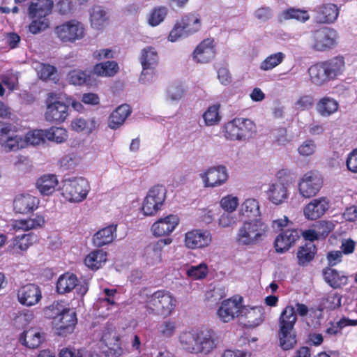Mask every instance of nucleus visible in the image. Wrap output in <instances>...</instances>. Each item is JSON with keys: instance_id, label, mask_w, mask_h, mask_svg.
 <instances>
[{"instance_id": "nucleus-1", "label": "nucleus", "mask_w": 357, "mask_h": 357, "mask_svg": "<svg viewBox=\"0 0 357 357\" xmlns=\"http://www.w3.org/2000/svg\"><path fill=\"white\" fill-rule=\"evenodd\" d=\"M181 348L194 355H209L218 346V338L214 331L202 328L182 332L178 336Z\"/></svg>"}, {"instance_id": "nucleus-2", "label": "nucleus", "mask_w": 357, "mask_h": 357, "mask_svg": "<svg viewBox=\"0 0 357 357\" xmlns=\"http://www.w3.org/2000/svg\"><path fill=\"white\" fill-rule=\"evenodd\" d=\"M344 68V58L339 55L311 66L308 73L313 84L321 86L337 79L342 75Z\"/></svg>"}, {"instance_id": "nucleus-3", "label": "nucleus", "mask_w": 357, "mask_h": 357, "mask_svg": "<svg viewBox=\"0 0 357 357\" xmlns=\"http://www.w3.org/2000/svg\"><path fill=\"white\" fill-rule=\"evenodd\" d=\"M54 8L53 0H33L27 8V15L31 20L27 30L33 35L40 33L50 27V15Z\"/></svg>"}, {"instance_id": "nucleus-4", "label": "nucleus", "mask_w": 357, "mask_h": 357, "mask_svg": "<svg viewBox=\"0 0 357 357\" xmlns=\"http://www.w3.org/2000/svg\"><path fill=\"white\" fill-rule=\"evenodd\" d=\"M297 315L293 305L286 306L282 311L278 320V337L280 345L284 350L294 348L297 342L294 326Z\"/></svg>"}, {"instance_id": "nucleus-5", "label": "nucleus", "mask_w": 357, "mask_h": 357, "mask_svg": "<svg viewBox=\"0 0 357 357\" xmlns=\"http://www.w3.org/2000/svg\"><path fill=\"white\" fill-rule=\"evenodd\" d=\"M268 225L259 219L245 221L238 228L236 241L240 245H254L267 234Z\"/></svg>"}, {"instance_id": "nucleus-6", "label": "nucleus", "mask_w": 357, "mask_h": 357, "mask_svg": "<svg viewBox=\"0 0 357 357\" xmlns=\"http://www.w3.org/2000/svg\"><path fill=\"white\" fill-rule=\"evenodd\" d=\"M53 33L61 43L68 45L83 40L86 35V29L81 21L71 19L55 26Z\"/></svg>"}, {"instance_id": "nucleus-7", "label": "nucleus", "mask_w": 357, "mask_h": 357, "mask_svg": "<svg viewBox=\"0 0 357 357\" xmlns=\"http://www.w3.org/2000/svg\"><path fill=\"white\" fill-rule=\"evenodd\" d=\"M256 133V124L249 119L235 118L224 126V136L231 141H246Z\"/></svg>"}, {"instance_id": "nucleus-8", "label": "nucleus", "mask_w": 357, "mask_h": 357, "mask_svg": "<svg viewBox=\"0 0 357 357\" xmlns=\"http://www.w3.org/2000/svg\"><path fill=\"white\" fill-rule=\"evenodd\" d=\"M90 189L89 183L83 177L68 178L61 182V195L70 203H79L84 201Z\"/></svg>"}, {"instance_id": "nucleus-9", "label": "nucleus", "mask_w": 357, "mask_h": 357, "mask_svg": "<svg viewBox=\"0 0 357 357\" xmlns=\"http://www.w3.org/2000/svg\"><path fill=\"white\" fill-rule=\"evenodd\" d=\"M176 298L169 291H157L146 301V308L151 313L162 316H170L176 305Z\"/></svg>"}, {"instance_id": "nucleus-10", "label": "nucleus", "mask_w": 357, "mask_h": 357, "mask_svg": "<svg viewBox=\"0 0 357 357\" xmlns=\"http://www.w3.org/2000/svg\"><path fill=\"white\" fill-rule=\"evenodd\" d=\"M45 117L47 121L52 123H61L68 116V106L62 102V97L54 92H50L46 100Z\"/></svg>"}, {"instance_id": "nucleus-11", "label": "nucleus", "mask_w": 357, "mask_h": 357, "mask_svg": "<svg viewBox=\"0 0 357 357\" xmlns=\"http://www.w3.org/2000/svg\"><path fill=\"white\" fill-rule=\"evenodd\" d=\"M337 34L335 29L321 27L311 33L312 48L318 52L333 49L336 45Z\"/></svg>"}, {"instance_id": "nucleus-12", "label": "nucleus", "mask_w": 357, "mask_h": 357, "mask_svg": "<svg viewBox=\"0 0 357 357\" xmlns=\"http://www.w3.org/2000/svg\"><path fill=\"white\" fill-rule=\"evenodd\" d=\"M158 54L155 49L151 46H147L142 50L140 63L142 71L139 76V81L146 83L152 80L155 74V68L158 64Z\"/></svg>"}, {"instance_id": "nucleus-13", "label": "nucleus", "mask_w": 357, "mask_h": 357, "mask_svg": "<svg viewBox=\"0 0 357 357\" xmlns=\"http://www.w3.org/2000/svg\"><path fill=\"white\" fill-rule=\"evenodd\" d=\"M166 198V190L162 185H155L149 190L145 197L142 210L145 215H155L163 205Z\"/></svg>"}, {"instance_id": "nucleus-14", "label": "nucleus", "mask_w": 357, "mask_h": 357, "mask_svg": "<svg viewBox=\"0 0 357 357\" xmlns=\"http://www.w3.org/2000/svg\"><path fill=\"white\" fill-rule=\"evenodd\" d=\"M204 187L216 188L227 183L229 173L224 165H217L208 168L199 174Z\"/></svg>"}, {"instance_id": "nucleus-15", "label": "nucleus", "mask_w": 357, "mask_h": 357, "mask_svg": "<svg viewBox=\"0 0 357 357\" xmlns=\"http://www.w3.org/2000/svg\"><path fill=\"white\" fill-rule=\"evenodd\" d=\"M242 302L243 298L240 296H234L223 301L217 310L218 319L227 323L240 317L242 314Z\"/></svg>"}, {"instance_id": "nucleus-16", "label": "nucleus", "mask_w": 357, "mask_h": 357, "mask_svg": "<svg viewBox=\"0 0 357 357\" xmlns=\"http://www.w3.org/2000/svg\"><path fill=\"white\" fill-rule=\"evenodd\" d=\"M323 185L321 176L314 172L305 174L298 183V191L304 198H311L315 196Z\"/></svg>"}, {"instance_id": "nucleus-17", "label": "nucleus", "mask_w": 357, "mask_h": 357, "mask_svg": "<svg viewBox=\"0 0 357 357\" xmlns=\"http://www.w3.org/2000/svg\"><path fill=\"white\" fill-rule=\"evenodd\" d=\"M75 289L78 295L83 296L88 291L87 284L79 283L75 275L66 273L61 275L56 283V289L59 294H66Z\"/></svg>"}, {"instance_id": "nucleus-18", "label": "nucleus", "mask_w": 357, "mask_h": 357, "mask_svg": "<svg viewBox=\"0 0 357 357\" xmlns=\"http://www.w3.org/2000/svg\"><path fill=\"white\" fill-rule=\"evenodd\" d=\"M212 241L211 234L207 230L192 229L185 234L184 243L189 249L204 248Z\"/></svg>"}, {"instance_id": "nucleus-19", "label": "nucleus", "mask_w": 357, "mask_h": 357, "mask_svg": "<svg viewBox=\"0 0 357 357\" xmlns=\"http://www.w3.org/2000/svg\"><path fill=\"white\" fill-rule=\"evenodd\" d=\"M17 301L24 306L36 305L42 298V293L38 286L28 284L21 287L17 292Z\"/></svg>"}, {"instance_id": "nucleus-20", "label": "nucleus", "mask_w": 357, "mask_h": 357, "mask_svg": "<svg viewBox=\"0 0 357 357\" xmlns=\"http://www.w3.org/2000/svg\"><path fill=\"white\" fill-rule=\"evenodd\" d=\"M215 54L214 40L211 38H206L195 49L192 58L197 63H207L214 59Z\"/></svg>"}, {"instance_id": "nucleus-21", "label": "nucleus", "mask_w": 357, "mask_h": 357, "mask_svg": "<svg viewBox=\"0 0 357 357\" xmlns=\"http://www.w3.org/2000/svg\"><path fill=\"white\" fill-rule=\"evenodd\" d=\"M314 20L318 24L333 23L339 15V8L334 3H323L313 10Z\"/></svg>"}, {"instance_id": "nucleus-22", "label": "nucleus", "mask_w": 357, "mask_h": 357, "mask_svg": "<svg viewBox=\"0 0 357 357\" xmlns=\"http://www.w3.org/2000/svg\"><path fill=\"white\" fill-rule=\"evenodd\" d=\"M178 223V217L170 214L155 222L151 226V231L155 236L168 235L174 231Z\"/></svg>"}, {"instance_id": "nucleus-23", "label": "nucleus", "mask_w": 357, "mask_h": 357, "mask_svg": "<svg viewBox=\"0 0 357 357\" xmlns=\"http://www.w3.org/2000/svg\"><path fill=\"white\" fill-rule=\"evenodd\" d=\"M45 333L39 328H30L19 336V342L29 349L39 347L45 340Z\"/></svg>"}, {"instance_id": "nucleus-24", "label": "nucleus", "mask_w": 357, "mask_h": 357, "mask_svg": "<svg viewBox=\"0 0 357 357\" xmlns=\"http://www.w3.org/2000/svg\"><path fill=\"white\" fill-rule=\"evenodd\" d=\"M39 199L30 194H20L13 200V208L16 213L26 214L38 208Z\"/></svg>"}, {"instance_id": "nucleus-25", "label": "nucleus", "mask_w": 357, "mask_h": 357, "mask_svg": "<svg viewBox=\"0 0 357 357\" xmlns=\"http://www.w3.org/2000/svg\"><path fill=\"white\" fill-rule=\"evenodd\" d=\"M329 206V202L326 197L314 199L305 206L304 215L307 220H317L328 211Z\"/></svg>"}, {"instance_id": "nucleus-26", "label": "nucleus", "mask_w": 357, "mask_h": 357, "mask_svg": "<svg viewBox=\"0 0 357 357\" xmlns=\"http://www.w3.org/2000/svg\"><path fill=\"white\" fill-rule=\"evenodd\" d=\"M169 238L160 239L157 242L148 245L144 250V257L149 264L154 265L160 263L162 259V250L165 245L172 243Z\"/></svg>"}, {"instance_id": "nucleus-27", "label": "nucleus", "mask_w": 357, "mask_h": 357, "mask_svg": "<svg viewBox=\"0 0 357 357\" xmlns=\"http://www.w3.org/2000/svg\"><path fill=\"white\" fill-rule=\"evenodd\" d=\"M300 237L298 229H287L280 233L275 238L274 245L277 252L283 253L289 250Z\"/></svg>"}, {"instance_id": "nucleus-28", "label": "nucleus", "mask_w": 357, "mask_h": 357, "mask_svg": "<svg viewBox=\"0 0 357 357\" xmlns=\"http://www.w3.org/2000/svg\"><path fill=\"white\" fill-rule=\"evenodd\" d=\"M266 193L271 202L276 205L280 204L288 198V184L278 180L269 185Z\"/></svg>"}, {"instance_id": "nucleus-29", "label": "nucleus", "mask_w": 357, "mask_h": 357, "mask_svg": "<svg viewBox=\"0 0 357 357\" xmlns=\"http://www.w3.org/2000/svg\"><path fill=\"white\" fill-rule=\"evenodd\" d=\"M67 79L69 83L73 85L82 86L88 87L97 86L99 81L92 73H86L80 70H73L68 73Z\"/></svg>"}, {"instance_id": "nucleus-30", "label": "nucleus", "mask_w": 357, "mask_h": 357, "mask_svg": "<svg viewBox=\"0 0 357 357\" xmlns=\"http://www.w3.org/2000/svg\"><path fill=\"white\" fill-rule=\"evenodd\" d=\"M117 225H109L99 231L93 236V243L96 247H102L109 244L116 238Z\"/></svg>"}, {"instance_id": "nucleus-31", "label": "nucleus", "mask_w": 357, "mask_h": 357, "mask_svg": "<svg viewBox=\"0 0 357 357\" xmlns=\"http://www.w3.org/2000/svg\"><path fill=\"white\" fill-rule=\"evenodd\" d=\"M45 223V216L42 214H37L33 218L15 220L12 227L15 231H29L39 229Z\"/></svg>"}, {"instance_id": "nucleus-32", "label": "nucleus", "mask_w": 357, "mask_h": 357, "mask_svg": "<svg viewBox=\"0 0 357 357\" xmlns=\"http://www.w3.org/2000/svg\"><path fill=\"white\" fill-rule=\"evenodd\" d=\"M77 323L76 313L68 309L64 313L55 318L53 324L56 329L71 333Z\"/></svg>"}, {"instance_id": "nucleus-33", "label": "nucleus", "mask_w": 357, "mask_h": 357, "mask_svg": "<svg viewBox=\"0 0 357 357\" xmlns=\"http://www.w3.org/2000/svg\"><path fill=\"white\" fill-rule=\"evenodd\" d=\"M59 181L56 175L45 174L36 181V188L42 195L49 196L53 194Z\"/></svg>"}, {"instance_id": "nucleus-34", "label": "nucleus", "mask_w": 357, "mask_h": 357, "mask_svg": "<svg viewBox=\"0 0 357 357\" xmlns=\"http://www.w3.org/2000/svg\"><path fill=\"white\" fill-rule=\"evenodd\" d=\"M324 280L334 289L340 288L347 284L348 278L342 272L327 267L323 270Z\"/></svg>"}, {"instance_id": "nucleus-35", "label": "nucleus", "mask_w": 357, "mask_h": 357, "mask_svg": "<svg viewBox=\"0 0 357 357\" xmlns=\"http://www.w3.org/2000/svg\"><path fill=\"white\" fill-rule=\"evenodd\" d=\"M246 319L245 325L248 327L254 328L258 326L264 321V311L261 307H248L243 305L242 314Z\"/></svg>"}, {"instance_id": "nucleus-36", "label": "nucleus", "mask_w": 357, "mask_h": 357, "mask_svg": "<svg viewBox=\"0 0 357 357\" xmlns=\"http://www.w3.org/2000/svg\"><path fill=\"white\" fill-rule=\"evenodd\" d=\"M131 108L127 104L119 106L109 116L108 126L112 129H117L122 126L131 114Z\"/></svg>"}, {"instance_id": "nucleus-37", "label": "nucleus", "mask_w": 357, "mask_h": 357, "mask_svg": "<svg viewBox=\"0 0 357 357\" xmlns=\"http://www.w3.org/2000/svg\"><path fill=\"white\" fill-rule=\"evenodd\" d=\"M119 71V66L115 61H107L96 63L93 68L92 74L94 76L112 77Z\"/></svg>"}, {"instance_id": "nucleus-38", "label": "nucleus", "mask_w": 357, "mask_h": 357, "mask_svg": "<svg viewBox=\"0 0 357 357\" xmlns=\"http://www.w3.org/2000/svg\"><path fill=\"white\" fill-rule=\"evenodd\" d=\"M186 35L193 34L199 31L202 27V22L198 14L189 13L183 15L179 21Z\"/></svg>"}, {"instance_id": "nucleus-39", "label": "nucleus", "mask_w": 357, "mask_h": 357, "mask_svg": "<svg viewBox=\"0 0 357 357\" xmlns=\"http://www.w3.org/2000/svg\"><path fill=\"white\" fill-rule=\"evenodd\" d=\"M107 252L96 250L89 253L84 259L85 265L91 270H98L107 261Z\"/></svg>"}, {"instance_id": "nucleus-40", "label": "nucleus", "mask_w": 357, "mask_h": 357, "mask_svg": "<svg viewBox=\"0 0 357 357\" xmlns=\"http://www.w3.org/2000/svg\"><path fill=\"white\" fill-rule=\"evenodd\" d=\"M108 21L107 12L100 6H93L90 12V22L93 29H102Z\"/></svg>"}, {"instance_id": "nucleus-41", "label": "nucleus", "mask_w": 357, "mask_h": 357, "mask_svg": "<svg viewBox=\"0 0 357 357\" xmlns=\"http://www.w3.org/2000/svg\"><path fill=\"white\" fill-rule=\"evenodd\" d=\"M98 126V121L95 118H91L87 120L82 117L76 118L70 123L73 130L77 132H85L89 134L95 130Z\"/></svg>"}, {"instance_id": "nucleus-42", "label": "nucleus", "mask_w": 357, "mask_h": 357, "mask_svg": "<svg viewBox=\"0 0 357 357\" xmlns=\"http://www.w3.org/2000/svg\"><path fill=\"white\" fill-rule=\"evenodd\" d=\"M239 215L247 218L258 217L260 215V206L255 198L245 199L240 206Z\"/></svg>"}, {"instance_id": "nucleus-43", "label": "nucleus", "mask_w": 357, "mask_h": 357, "mask_svg": "<svg viewBox=\"0 0 357 357\" xmlns=\"http://www.w3.org/2000/svg\"><path fill=\"white\" fill-rule=\"evenodd\" d=\"M278 17L280 22L296 20L301 22H305L310 19V15L305 10L289 8L282 10Z\"/></svg>"}, {"instance_id": "nucleus-44", "label": "nucleus", "mask_w": 357, "mask_h": 357, "mask_svg": "<svg viewBox=\"0 0 357 357\" xmlns=\"http://www.w3.org/2000/svg\"><path fill=\"white\" fill-rule=\"evenodd\" d=\"M1 145L6 152L17 151L25 148V141L22 135L10 134Z\"/></svg>"}, {"instance_id": "nucleus-45", "label": "nucleus", "mask_w": 357, "mask_h": 357, "mask_svg": "<svg viewBox=\"0 0 357 357\" xmlns=\"http://www.w3.org/2000/svg\"><path fill=\"white\" fill-rule=\"evenodd\" d=\"M202 118L206 126H214L219 124L221 121L220 105L215 104L209 106L202 114Z\"/></svg>"}, {"instance_id": "nucleus-46", "label": "nucleus", "mask_w": 357, "mask_h": 357, "mask_svg": "<svg viewBox=\"0 0 357 357\" xmlns=\"http://www.w3.org/2000/svg\"><path fill=\"white\" fill-rule=\"evenodd\" d=\"M337 109V102L331 98H321L317 105V110L322 116H328L336 112Z\"/></svg>"}, {"instance_id": "nucleus-47", "label": "nucleus", "mask_w": 357, "mask_h": 357, "mask_svg": "<svg viewBox=\"0 0 357 357\" xmlns=\"http://www.w3.org/2000/svg\"><path fill=\"white\" fill-rule=\"evenodd\" d=\"M36 70L39 79L43 81L51 80L56 83L59 80L57 69L54 66L40 63Z\"/></svg>"}, {"instance_id": "nucleus-48", "label": "nucleus", "mask_w": 357, "mask_h": 357, "mask_svg": "<svg viewBox=\"0 0 357 357\" xmlns=\"http://www.w3.org/2000/svg\"><path fill=\"white\" fill-rule=\"evenodd\" d=\"M45 139L57 144L63 143L68 139V132L60 127H52L45 130Z\"/></svg>"}, {"instance_id": "nucleus-49", "label": "nucleus", "mask_w": 357, "mask_h": 357, "mask_svg": "<svg viewBox=\"0 0 357 357\" xmlns=\"http://www.w3.org/2000/svg\"><path fill=\"white\" fill-rule=\"evenodd\" d=\"M76 10V2L73 0H59L55 5V11L61 16H72Z\"/></svg>"}, {"instance_id": "nucleus-50", "label": "nucleus", "mask_w": 357, "mask_h": 357, "mask_svg": "<svg viewBox=\"0 0 357 357\" xmlns=\"http://www.w3.org/2000/svg\"><path fill=\"white\" fill-rule=\"evenodd\" d=\"M285 54L281 52L272 54L267 56L260 64V69L268 71L280 65L284 59Z\"/></svg>"}, {"instance_id": "nucleus-51", "label": "nucleus", "mask_w": 357, "mask_h": 357, "mask_svg": "<svg viewBox=\"0 0 357 357\" xmlns=\"http://www.w3.org/2000/svg\"><path fill=\"white\" fill-rule=\"evenodd\" d=\"M168 10L165 6H158L152 9L148 17V22L151 26L159 25L165 19Z\"/></svg>"}, {"instance_id": "nucleus-52", "label": "nucleus", "mask_w": 357, "mask_h": 357, "mask_svg": "<svg viewBox=\"0 0 357 357\" xmlns=\"http://www.w3.org/2000/svg\"><path fill=\"white\" fill-rule=\"evenodd\" d=\"M315 250V246L312 243H307L301 247L297 253L299 264H305L311 261L314 258Z\"/></svg>"}, {"instance_id": "nucleus-53", "label": "nucleus", "mask_w": 357, "mask_h": 357, "mask_svg": "<svg viewBox=\"0 0 357 357\" xmlns=\"http://www.w3.org/2000/svg\"><path fill=\"white\" fill-rule=\"evenodd\" d=\"M355 325H357V320L342 318L335 323H331L330 326L326 330V333L329 335H336L341 333L344 327Z\"/></svg>"}, {"instance_id": "nucleus-54", "label": "nucleus", "mask_w": 357, "mask_h": 357, "mask_svg": "<svg viewBox=\"0 0 357 357\" xmlns=\"http://www.w3.org/2000/svg\"><path fill=\"white\" fill-rule=\"evenodd\" d=\"M45 139V130H34L28 132L24 137V140L25 141V147L28 145H38L44 142Z\"/></svg>"}, {"instance_id": "nucleus-55", "label": "nucleus", "mask_w": 357, "mask_h": 357, "mask_svg": "<svg viewBox=\"0 0 357 357\" xmlns=\"http://www.w3.org/2000/svg\"><path fill=\"white\" fill-rule=\"evenodd\" d=\"M239 205V200L236 196L227 195L222 197L220 201V207L227 213H233Z\"/></svg>"}, {"instance_id": "nucleus-56", "label": "nucleus", "mask_w": 357, "mask_h": 357, "mask_svg": "<svg viewBox=\"0 0 357 357\" xmlns=\"http://www.w3.org/2000/svg\"><path fill=\"white\" fill-rule=\"evenodd\" d=\"M208 274V267L204 263L192 266L187 270V275L193 280H201Z\"/></svg>"}, {"instance_id": "nucleus-57", "label": "nucleus", "mask_w": 357, "mask_h": 357, "mask_svg": "<svg viewBox=\"0 0 357 357\" xmlns=\"http://www.w3.org/2000/svg\"><path fill=\"white\" fill-rule=\"evenodd\" d=\"M176 331V324L174 321L168 319L162 321L159 327L158 331L160 335L165 338L172 337Z\"/></svg>"}, {"instance_id": "nucleus-58", "label": "nucleus", "mask_w": 357, "mask_h": 357, "mask_svg": "<svg viewBox=\"0 0 357 357\" xmlns=\"http://www.w3.org/2000/svg\"><path fill=\"white\" fill-rule=\"evenodd\" d=\"M68 308H66L63 302L56 301L48 306L45 310V314L50 318L55 321V318L64 313Z\"/></svg>"}, {"instance_id": "nucleus-59", "label": "nucleus", "mask_w": 357, "mask_h": 357, "mask_svg": "<svg viewBox=\"0 0 357 357\" xmlns=\"http://www.w3.org/2000/svg\"><path fill=\"white\" fill-rule=\"evenodd\" d=\"M33 236L31 234L17 236L13 240V247L20 250H26L32 244Z\"/></svg>"}, {"instance_id": "nucleus-60", "label": "nucleus", "mask_w": 357, "mask_h": 357, "mask_svg": "<svg viewBox=\"0 0 357 357\" xmlns=\"http://www.w3.org/2000/svg\"><path fill=\"white\" fill-rule=\"evenodd\" d=\"M317 149V145L312 139H306L298 147V152L303 157L312 155Z\"/></svg>"}, {"instance_id": "nucleus-61", "label": "nucleus", "mask_w": 357, "mask_h": 357, "mask_svg": "<svg viewBox=\"0 0 357 357\" xmlns=\"http://www.w3.org/2000/svg\"><path fill=\"white\" fill-rule=\"evenodd\" d=\"M34 319V314L32 311L24 310L19 312L15 318V324L18 327H24L29 324Z\"/></svg>"}, {"instance_id": "nucleus-62", "label": "nucleus", "mask_w": 357, "mask_h": 357, "mask_svg": "<svg viewBox=\"0 0 357 357\" xmlns=\"http://www.w3.org/2000/svg\"><path fill=\"white\" fill-rule=\"evenodd\" d=\"M254 15L259 21L267 22L273 16V12L268 6H261L255 11Z\"/></svg>"}, {"instance_id": "nucleus-63", "label": "nucleus", "mask_w": 357, "mask_h": 357, "mask_svg": "<svg viewBox=\"0 0 357 357\" xmlns=\"http://www.w3.org/2000/svg\"><path fill=\"white\" fill-rule=\"evenodd\" d=\"M237 222L238 220L236 216L227 212L222 213L218 219V225L222 228L231 227Z\"/></svg>"}, {"instance_id": "nucleus-64", "label": "nucleus", "mask_w": 357, "mask_h": 357, "mask_svg": "<svg viewBox=\"0 0 357 357\" xmlns=\"http://www.w3.org/2000/svg\"><path fill=\"white\" fill-rule=\"evenodd\" d=\"M346 165L348 170L357 174V149H354L348 155Z\"/></svg>"}]
</instances>
